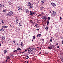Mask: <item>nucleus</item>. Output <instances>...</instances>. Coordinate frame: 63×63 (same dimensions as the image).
I'll return each mask as SVG.
<instances>
[{"instance_id":"f257e3e1","label":"nucleus","mask_w":63,"mask_h":63,"mask_svg":"<svg viewBox=\"0 0 63 63\" xmlns=\"http://www.w3.org/2000/svg\"><path fill=\"white\" fill-rule=\"evenodd\" d=\"M28 8H31L32 9V8H33V4H31V2H29L28 4Z\"/></svg>"},{"instance_id":"f03ea898","label":"nucleus","mask_w":63,"mask_h":63,"mask_svg":"<svg viewBox=\"0 0 63 63\" xmlns=\"http://www.w3.org/2000/svg\"><path fill=\"white\" fill-rule=\"evenodd\" d=\"M30 15H33V14H35V12H31V11H30Z\"/></svg>"},{"instance_id":"7ed1b4c3","label":"nucleus","mask_w":63,"mask_h":63,"mask_svg":"<svg viewBox=\"0 0 63 63\" xmlns=\"http://www.w3.org/2000/svg\"><path fill=\"white\" fill-rule=\"evenodd\" d=\"M18 10L19 11H21L22 10V7L20 6H18Z\"/></svg>"},{"instance_id":"20e7f679","label":"nucleus","mask_w":63,"mask_h":63,"mask_svg":"<svg viewBox=\"0 0 63 63\" xmlns=\"http://www.w3.org/2000/svg\"><path fill=\"white\" fill-rule=\"evenodd\" d=\"M51 4L52 6L53 7H55L56 5H55V4L54 3H53V2H52L51 3Z\"/></svg>"},{"instance_id":"39448f33","label":"nucleus","mask_w":63,"mask_h":63,"mask_svg":"<svg viewBox=\"0 0 63 63\" xmlns=\"http://www.w3.org/2000/svg\"><path fill=\"white\" fill-rule=\"evenodd\" d=\"M32 48H33V47H31L29 48V49H30V51H32L33 50Z\"/></svg>"},{"instance_id":"423d86ee","label":"nucleus","mask_w":63,"mask_h":63,"mask_svg":"<svg viewBox=\"0 0 63 63\" xmlns=\"http://www.w3.org/2000/svg\"><path fill=\"white\" fill-rule=\"evenodd\" d=\"M13 11H11L9 13L10 16H12L13 15Z\"/></svg>"},{"instance_id":"0eeeda50","label":"nucleus","mask_w":63,"mask_h":63,"mask_svg":"<svg viewBox=\"0 0 63 63\" xmlns=\"http://www.w3.org/2000/svg\"><path fill=\"white\" fill-rule=\"evenodd\" d=\"M43 17H44L43 19H45V20H47V17L46 16H43Z\"/></svg>"},{"instance_id":"6e6552de","label":"nucleus","mask_w":63,"mask_h":63,"mask_svg":"<svg viewBox=\"0 0 63 63\" xmlns=\"http://www.w3.org/2000/svg\"><path fill=\"white\" fill-rule=\"evenodd\" d=\"M25 11H26V13H27V14H28L29 12V11L28 10V9H26Z\"/></svg>"},{"instance_id":"1a4fd4ad","label":"nucleus","mask_w":63,"mask_h":63,"mask_svg":"<svg viewBox=\"0 0 63 63\" xmlns=\"http://www.w3.org/2000/svg\"><path fill=\"white\" fill-rule=\"evenodd\" d=\"M50 47H51L52 48H54V46L52 45H50Z\"/></svg>"},{"instance_id":"9d476101","label":"nucleus","mask_w":63,"mask_h":63,"mask_svg":"<svg viewBox=\"0 0 63 63\" xmlns=\"http://www.w3.org/2000/svg\"><path fill=\"white\" fill-rule=\"evenodd\" d=\"M7 53V50H5L4 51V54H6Z\"/></svg>"},{"instance_id":"9b49d317","label":"nucleus","mask_w":63,"mask_h":63,"mask_svg":"<svg viewBox=\"0 0 63 63\" xmlns=\"http://www.w3.org/2000/svg\"><path fill=\"white\" fill-rule=\"evenodd\" d=\"M1 39L2 40H5V37H4L2 36L1 37Z\"/></svg>"},{"instance_id":"f8f14e48","label":"nucleus","mask_w":63,"mask_h":63,"mask_svg":"<svg viewBox=\"0 0 63 63\" xmlns=\"http://www.w3.org/2000/svg\"><path fill=\"white\" fill-rule=\"evenodd\" d=\"M0 24H3V20H1L0 21Z\"/></svg>"},{"instance_id":"ddd939ff","label":"nucleus","mask_w":63,"mask_h":63,"mask_svg":"<svg viewBox=\"0 0 63 63\" xmlns=\"http://www.w3.org/2000/svg\"><path fill=\"white\" fill-rule=\"evenodd\" d=\"M10 27L11 28H14V25H11L10 26Z\"/></svg>"},{"instance_id":"4468645a","label":"nucleus","mask_w":63,"mask_h":63,"mask_svg":"<svg viewBox=\"0 0 63 63\" xmlns=\"http://www.w3.org/2000/svg\"><path fill=\"white\" fill-rule=\"evenodd\" d=\"M18 19H16V23L17 24V23H18Z\"/></svg>"},{"instance_id":"2eb2a0df","label":"nucleus","mask_w":63,"mask_h":63,"mask_svg":"<svg viewBox=\"0 0 63 63\" xmlns=\"http://www.w3.org/2000/svg\"><path fill=\"white\" fill-rule=\"evenodd\" d=\"M5 16H10V15L9 14H9H6Z\"/></svg>"},{"instance_id":"dca6fc26","label":"nucleus","mask_w":63,"mask_h":63,"mask_svg":"<svg viewBox=\"0 0 63 63\" xmlns=\"http://www.w3.org/2000/svg\"><path fill=\"white\" fill-rule=\"evenodd\" d=\"M17 50H20V51L21 50V49L20 48L18 47Z\"/></svg>"},{"instance_id":"f3484780","label":"nucleus","mask_w":63,"mask_h":63,"mask_svg":"<svg viewBox=\"0 0 63 63\" xmlns=\"http://www.w3.org/2000/svg\"><path fill=\"white\" fill-rule=\"evenodd\" d=\"M40 9H42V10H44V9H45V8L44 7H40Z\"/></svg>"},{"instance_id":"a211bd4d","label":"nucleus","mask_w":63,"mask_h":63,"mask_svg":"<svg viewBox=\"0 0 63 63\" xmlns=\"http://www.w3.org/2000/svg\"><path fill=\"white\" fill-rule=\"evenodd\" d=\"M45 0H42L41 1V2L42 3H44V2H45Z\"/></svg>"},{"instance_id":"6ab92c4d","label":"nucleus","mask_w":63,"mask_h":63,"mask_svg":"<svg viewBox=\"0 0 63 63\" xmlns=\"http://www.w3.org/2000/svg\"><path fill=\"white\" fill-rule=\"evenodd\" d=\"M0 31H1L3 32V31H4V29L3 28L2 29L1 28L0 29Z\"/></svg>"},{"instance_id":"aec40b11","label":"nucleus","mask_w":63,"mask_h":63,"mask_svg":"<svg viewBox=\"0 0 63 63\" xmlns=\"http://www.w3.org/2000/svg\"><path fill=\"white\" fill-rule=\"evenodd\" d=\"M35 25L36 26V27H39V26H38V24H35Z\"/></svg>"},{"instance_id":"412c9836","label":"nucleus","mask_w":63,"mask_h":63,"mask_svg":"<svg viewBox=\"0 0 63 63\" xmlns=\"http://www.w3.org/2000/svg\"><path fill=\"white\" fill-rule=\"evenodd\" d=\"M6 58L7 59H10V57L9 56H7Z\"/></svg>"},{"instance_id":"4be33fe9","label":"nucleus","mask_w":63,"mask_h":63,"mask_svg":"<svg viewBox=\"0 0 63 63\" xmlns=\"http://www.w3.org/2000/svg\"><path fill=\"white\" fill-rule=\"evenodd\" d=\"M20 24H21V25H20V26H22V23H21V22H20Z\"/></svg>"},{"instance_id":"5701e85b","label":"nucleus","mask_w":63,"mask_h":63,"mask_svg":"<svg viewBox=\"0 0 63 63\" xmlns=\"http://www.w3.org/2000/svg\"><path fill=\"white\" fill-rule=\"evenodd\" d=\"M48 28V27H46L45 28V29H46L47 30V29Z\"/></svg>"},{"instance_id":"b1692460","label":"nucleus","mask_w":63,"mask_h":63,"mask_svg":"<svg viewBox=\"0 0 63 63\" xmlns=\"http://www.w3.org/2000/svg\"><path fill=\"white\" fill-rule=\"evenodd\" d=\"M48 20H50V17H48Z\"/></svg>"},{"instance_id":"393cba45","label":"nucleus","mask_w":63,"mask_h":63,"mask_svg":"<svg viewBox=\"0 0 63 63\" xmlns=\"http://www.w3.org/2000/svg\"><path fill=\"white\" fill-rule=\"evenodd\" d=\"M52 15H54V12L53 11L52 12V14H51Z\"/></svg>"},{"instance_id":"a878e982","label":"nucleus","mask_w":63,"mask_h":63,"mask_svg":"<svg viewBox=\"0 0 63 63\" xmlns=\"http://www.w3.org/2000/svg\"><path fill=\"white\" fill-rule=\"evenodd\" d=\"M48 48L50 49H52V48L50 47H48Z\"/></svg>"},{"instance_id":"bb28decb","label":"nucleus","mask_w":63,"mask_h":63,"mask_svg":"<svg viewBox=\"0 0 63 63\" xmlns=\"http://www.w3.org/2000/svg\"><path fill=\"white\" fill-rule=\"evenodd\" d=\"M40 37V34H38L37 36V38H38V37Z\"/></svg>"},{"instance_id":"cd10ccee","label":"nucleus","mask_w":63,"mask_h":63,"mask_svg":"<svg viewBox=\"0 0 63 63\" xmlns=\"http://www.w3.org/2000/svg\"><path fill=\"white\" fill-rule=\"evenodd\" d=\"M3 12H4V13H6V10H3L2 11Z\"/></svg>"},{"instance_id":"c85d7f7f","label":"nucleus","mask_w":63,"mask_h":63,"mask_svg":"<svg viewBox=\"0 0 63 63\" xmlns=\"http://www.w3.org/2000/svg\"><path fill=\"white\" fill-rule=\"evenodd\" d=\"M38 16H41V14H38Z\"/></svg>"},{"instance_id":"c756f323","label":"nucleus","mask_w":63,"mask_h":63,"mask_svg":"<svg viewBox=\"0 0 63 63\" xmlns=\"http://www.w3.org/2000/svg\"><path fill=\"white\" fill-rule=\"evenodd\" d=\"M2 7V5H1V4H0V9H1V8Z\"/></svg>"},{"instance_id":"7c9ffc66","label":"nucleus","mask_w":63,"mask_h":63,"mask_svg":"<svg viewBox=\"0 0 63 63\" xmlns=\"http://www.w3.org/2000/svg\"><path fill=\"white\" fill-rule=\"evenodd\" d=\"M17 50H14L13 52H17Z\"/></svg>"},{"instance_id":"2f4dec72","label":"nucleus","mask_w":63,"mask_h":63,"mask_svg":"<svg viewBox=\"0 0 63 63\" xmlns=\"http://www.w3.org/2000/svg\"><path fill=\"white\" fill-rule=\"evenodd\" d=\"M35 37L34 36H33V39H34H34H35Z\"/></svg>"},{"instance_id":"473e14b6","label":"nucleus","mask_w":63,"mask_h":63,"mask_svg":"<svg viewBox=\"0 0 63 63\" xmlns=\"http://www.w3.org/2000/svg\"><path fill=\"white\" fill-rule=\"evenodd\" d=\"M30 21L32 23H33V22L32 21V20H30Z\"/></svg>"},{"instance_id":"72a5a7b5","label":"nucleus","mask_w":63,"mask_h":63,"mask_svg":"<svg viewBox=\"0 0 63 63\" xmlns=\"http://www.w3.org/2000/svg\"><path fill=\"white\" fill-rule=\"evenodd\" d=\"M2 28H5V26H2Z\"/></svg>"},{"instance_id":"f704fd0d","label":"nucleus","mask_w":63,"mask_h":63,"mask_svg":"<svg viewBox=\"0 0 63 63\" xmlns=\"http://www.w3.org/2000/svg\"><path fill=\"white\" fill-rule=\"evenodd\" d=\"M53 11H50V13H51V14H52V12Z\"/></svg>"},{"instance_id":"c9c22d12","label":"nucleus","mask_w":63,"mask_h":63,"mask_svg":"<svg viewBox=\"0 0 63 63\" xmlns=\"http://www.w3.org/2000/svg\"><path fill=\"white\" fill-rule=\"evenodd\" d=\"M61 61H62V62H63V59L62 58L61 59Z\"/></svg>"},{"instance_id":"e433bc0d","label":"nucleus","mask_w":63,"mask_h":63,"mask_svg":"<svg viewBox=\"0 0 63 63\" xmlns=\"http://www.w3.org/2000/svg\"><path fill=\"white\" fill-rule=\"evenodd\" d=\"M8 28V26H5V28Z\"/></svg>"},{"instance_id":"4c0bfd02","label":"nucleus","mask_w":63,"mask_h":63,"mask_svg":"<svg viewBox=\"0 0 63 63\" xmlns=\"http://www.w3.org/2000/svg\"><path fill=\"white\" fill-rule=\"evenodd\" d=\"M45 53L46 54H48V53L47 52H45Z\"/></svg>"},{"instance_id":"58836bf2","label":"nucleus","mask_w":63,"mask_h":63,"mask_svg":"<svg viewBox=\"0 0 63 63\" xmlns=\"http://www.w3.org/2000/svg\"><path fill=\"white\" fill-rule=\"evenodd\" d=\"M49 21H47V23H49Z\"/></svg>"},{"instance_id":"ea45409f","label":"nucleus","mask_w":63,"mask_h":63,"mask_svg":"<svg viewBox=\"0 0 63 63\" xmlns=\"http://www.w3.org/2000/svg\"><path fill=\"white\" fill-rule=\"evenodd\" d=\"M21 46V47H23V45L22 44H20Z\"/></svg>"},{"instance_id":"a19ab883","label":"nucleus","mask_w":63,"mask_h":63,"mask_svg":"<svg viewBox=\"0 0 63 63\" xmlns=\"http://www.w3.org/2000/svg\"><path fill=\"white\" fill-rule=\"evenodd\" d=\"M11 55H12V56H13V55H14V54H11Z\"/></svg>"},{"instance_id":"79ce46f5","label":"nucleus","mask_w":63,"mask_h":63,"mask_svg":"<svg viewBox=\"0 0 63 63\" xmlns=\"http://www.w3.org/2000/svg\"><path fill=\"white\" fill-rule=\"evenodd\" d=\"M8 3H9V4H11V2H10V1H8Z\"/></svg>"},{"instance_id":"37998d69","label":"nucleus","mask_w":63,"mask_h":63,"mask_svg":"<svg viewBox=\"0 0 63 63\" xmlns=\"http://www.w3.org/2000/svg\"><path fill=\"white\" fill-rule=\"evenodd\" d=\"M13 41V43H16V41H15V40H14Z\"/></svg>"},{"instance_id":"c03bdc74","label":"nucleus","mask_w":63,"mask_h":63,"mask_svg":"<svg viewBox=\"0 0 63 63\" xmlns=\"http://www.w3.org/2000/svg\"><path fill=\"white\" fill-rule=\"evenodd\" d=\"M50 42H52V40H51V39H50Z\"/></svg>"},{"instance_id":"a18cd8bd","label":"nucleus","mask_w":63,"mask_h":63,"mask_svg":"<svg viewBox=\"0 0 63 63\" xmlns=\"http://www.w3.org/2000/svg\"><path fill=\"white\" fill-rule=\"evenodd\" d=\"M36 30L37 31H39V30L38 29H37Z\"/></svg>"},{"instance_id":"49530a36","label":"nucleus","mask_w":63,"mask_h":63,"mask_svg":"<svg viewBox=\"0 0 63 63\" xmlns=\"http://www.w3.org/2000/svg\"><path fill=\"white\" fill-rule=\"evenodd\" d=\"M60 20H61V19L62 18V17H60Z\"/></svg>"},{"instance_id":"de8ad7c7","label":"nucleus","mask_w":63,"mask_h":63,"mask_svg":"<svg viewBox=\"0 0 63 63\" xmlns=\"http://www.w3.org/2000/svg\"><path fill=\"white\" fill-rule=\"evenodd\" d=\"M41 54V52H40V53H39V54Z\"/></svg>"},{"instance_id":"09e8293b","label":"nucleus","mask_w":63,"mask_h":63,"mask_svg":"<svg viewBox=\"0 0 63 63\" xmlns=\"http://www.w3.org/2000/svg\"><path fill=\"white\" fill-rule=\"evenodd\" d=\"M59 46H58L57 47V48H59Z\"/></svg>"},{"instance_id":"8fccbe9b","label":"nucleus","mask_w":63,"mask_h":63,"mask_svg":"<svg viewBox=\"0 0 63 63\" xmlns=\"http://www.w3.org/2000/svg\"><path fill=\"white\" fill-rule=\"evenodd\" d=\"M10 56L11 57H12L13 56H12V55H10Z\"/></svg>"},{"instance_id":"3c124183","label":"nucleus","mask_w":63,"mask_h":63,"mask_svg":"<svg viewBox=\"0 0 63 63\" xmlns=\"http://www.w3.org/2000/svg\"><path fill=\"white\" fill-rule=\"evenodd\" d=\"M1 45H2L1 43H0V46H1Z\"/></svg>"},{"instance_id":"603ef678","label":"nucleus","mask_w":63,"mask_h":63,"mask_svg":"<svg viewBox=\"0 0 63 63\" xmlns=\"http://www.w3.org/2000/svg\"><path fill=\"white\" fill-rule=\"evenodd\" d=\"M48 24H49V23H47V25H48Z\"/></svg>"},{"instance_id":"864d4df0","label":"nucleus","mask_w":63,"mask_h":63,"mask_svg":"<svg viewBox=\"0 0 63 63\" xmlns=\"http://www.w3.org/2000/svg\"><path fill=\"white\" fill-rule=\"evenodd\" d=\"M39 35H40V36H41V34H39Z\"/></svg>"},{"instance_id":"5fc2aeb1","label":"nucleus","mask_w":63,"mask_h":63,"mask_svg":"<svg viewBox=\"0 0 63 63\" xmlns=\"http://www.w3.org/2000/svg\"><path fill=\"white\" fill-rule=\"evenodd\" d=\"M27 51V50H25L24 51V52H26Z\"/></svg>"},{"instance_id":"6e6d98bb","label":"nucleus","mask_w":63,"mask_h":63,"mask_svg":"<svg viewBox=\"0 0 63 63\" xmlns=\"http://www.w3.org/2000/svg\"><path fill=\"white\" fill-rule=\"evenodd\" d=\"M62 44H63V41H62Z\"/></svg>"},{"instance_id":"4d7b16f0","label":"nucleus","mask_w":63,"mask_h":63,"mask_svg":"<svg viewBox=\"0 0 63 63\" xmlns=\"http://www.w3.org/2000/svg\"><path fill=\"white\" fill-rule=\"evenodd\" d=\"M56 45L57 46L58 45V43L56 44Z\"/></svg>"},{"instance_id":"13d9d810","label":"nucleus","mask_w":63,"mask_h":63,"mask_svg":"<svg viewBox=\"0 0 63 63\" xmlns=\"http://www.w3.org/2000/svg\"><path fill=\"white\" fill-rule=\"evenodd\" d=\"M1 42H2V43H4V41H1Z\"/></svg>"},{"instance_id":"bf43d9fd","label":"nucleus","mask_w":63,"mask_h":63,"mask_svg":"<svg viewBox=\"0 0 63 63\" xmlns=\"http://www.w3.org/2000/svg\"><path fill=\"white\" fill-rule=\"evenodd\" d=\"M28 59V57H27L26 58V59Z\"/></svg>"},{"instance_id":"052dcab7","label":"nucleus","mask_w":63,"mask_h":63,"mask_svg":"<svg viewBox=\"0 0 63 63\" xmlns=\"http://www.w3.org/2000/svg\"><path fill=\"white\" fill-rule=\"evenodd\" d=\"M21 44H23V42H21Z\"/></svg>"},{"instance_id":"680f3d73","label":"nucleus","mask_w":63,"mask_h":63,"mask_svg":"<svg viewBox=\"0 0 63 63\" xmlns=\"http://www.w3.org/2000/svg\"><path fill=\"white\" fill-rule=\"evenodd\" d=\"M15 57V56H12V57Z\"/></svg>"},{"instance_id":"e2e57ef3","label":"nucleus","mask_w":63,"mask_h":63,"mask_svg":"<svg viewBox=\"0 0 63 63\" xmlns=\"http://www.w3.org/2000/svg\"><path fill=\"white\" fill-rule=\"evenodd\" d=\"M27 57H28V58H29V56H27Z\"/></svg>"},{"instance_id":"0e129e2a","label":"nucleus","mask_w":63,"mask_h":63,"mask_svg":"<svg viewBox=\"0 0 63 63\" xmlns=\"http://www.w3.org/2000/svg\"><path fill=\"white\" fill-rule=\"evenodd\" d=\"M32 42H33V40H32Z\"/></svg>"},{"instance_id":"69168bd1","label":"nucleus","mask_w":63,"mask_h":63,"mask_svg":"<svg viewBox=\"0 0 63 63\" xmlns=\"http://www.w3.org/2000/svg\"><path fill=\"white\" fill-rule=\"evenodd\" d=\"M27 63H28V61H27Z\"/></svg>"},{"instance_id":"338daca9","label":"nucleus","mask_w":63,"mask_h":63,"mask_svg":"<svg viewBox=\"0 0 63 63\" xmlns=\"http://www.w3.org/2000/svg\"><path fill=\"white\" fill-rule=\"evenodd\" d=\"M2 6L3 7H4V6L3 5Z\"/></svg>"},{"instance_id":"774afa93","label":"nucleus","mask_w":63,"mask_h":63,"mask_svg":"<svg viewBox=\"0 0 63 63\" xmlns=\"http://www.w3.org/2000/svg\"><path fill=\"white\" fill-rule=\"evenodd\" d=\"M25 62H26V61H25Z\"/></svg>"}]
</instances>
